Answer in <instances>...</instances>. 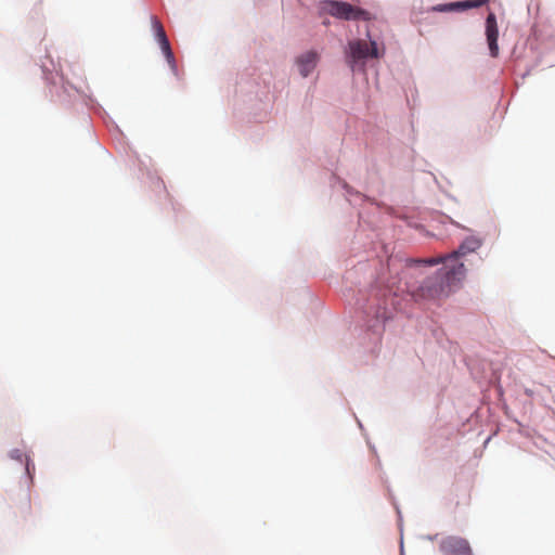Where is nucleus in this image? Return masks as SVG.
Here are the masks:
<instances>
[{"label":"nucleus","instance_id":"obj_4","mask_svg":"<svg viewBox=\"0 0 555 555\" xmlns=\"http://www.w3.org/2000/svg\"><path fill=\"white\" fill-rule=\"evenodd\" d=\"M151 22H152V28L154 30L155 38L165 55V59H166L168 65L170 66L173 75L177 76L178 67H177L176 59H175L173 52L171 50L170 42L168 40L166 31L164 29V26L160 23V21L155 16H153L151 18Z\"/></svg>","mask_w":555,"mask_h":555},{"label":"nucleus","instance_id":"obj_2","mask_svg":"<svg viewBox=\"0 0 555 555\" xmlns=\"http://www.w3.org/2000/svg\"><path fill=\"white\" fill-rule=\"evenodd\" d=\"M325 9L331 15L346 21L371 20V14L367 11L347 2L328 1Z\"/></svg>","mask_w":555,"mask_h":555},{"label":"nucleus","instance_id":"obj_3","mask_svg":"<svg viewBox=\"0 0 555 555\" xmlns=\"http://www.w3.org/2000/svg\"><path fill=\"white\" fill-rule=\"evenodd\" d=\"M384 54V49L382 52L377 48L376 41H370V44L364 40H353L349 42V56H350V65L351 67L358 61L364 60L366 57H379Z\"/></svg>","mask_w":555,"mask_h":555},{"label":"nucleus","instance_id":"obj_7","mask_svg":"<svg viewBox=\"0 0 555 555\" xmlns=\"http://www.w3.org/2000/svg\"><path fill=\"white\" fill-rule=\"evenodd\" d=\"M319 55L315 51H308L297 57V65L302 77H307L315 68Z\"/></svg>","mask_w":555,"mask_h":555},{"label":"nucleus","instance_id":"obj_9","mask_svg":"<svg viewBox=\"0 0 555 555\" xmlns=\"http://www.w3.org/2000/svg\"><path fill=\"white\" fill-rule=\"evenodd\" d=\"M12 457L22 460V455L20 454L18 450L12 452Z\"/></svg>","mask_w":555,"mask_h":555},{"label":"nucleus","instance_id":"obj_5","mask_svg":"<svg viewBox=\"0 0 555 555\" xmlns=\"http://www.w3.org/2000/svg\"><path fill=\"white\" fill-rule=\"evenodd\" d=\"M440 550L446 555H474L468 541L461 537H447L441 541Z\"/></svg>","mask_w":555,"mask_h":555},{"label":"nucleus","instance_id":"obj_6","mask_svg":"<svg viewBox=\"0 0 555 555\" xmlns=\"http://www.w3.org/2000/svg\"><path fill=\"white\" fill-rule=\"evenodd\" d=\"M486 37H487V42H488V47H489L491 56L498 57V55H499V46H498L499 29H498L496 16L493 12H490L486 18Z\"/></svg>","mask_w":555,"mask_h":555},{"label":"nucleus","instance_id":"obj_1","mask_svg":"<svg viewBox=\"0 0 555 555\" xmlns=\"http://www.w3.org/2000/svg\"><path fill=\"white\" fill-rule=\"evenodd\" d=\"M482 245L481 240L470 236L463 241L459 248L444 257H433L418 262L429 266L443 263L435 278L428 279L420 288L421 296L424 298H439L447 296L452 288L462 282L466 275V269L460 257L476 251Z\"/></svg>","mask_w":555,"mask_h":555},{"label":"nucleus","instance_id":"obj_8","mask_svg":"<svg viewBox=\"0 0 555 555\" xmlns=\"http://www.w3.org/2000/svg\"><path fill=\"white\" fill-rule=\"evenodd\" d=\"M488 1L489 0H465L463 2L455 3V5L461 9H472L485 5Z\"/></svg>","mask_w":555,"mask_h":555},{"label":"nucleus","instance_id":"obj_10","mask_svg":"<svg viewBox=\"0 0 555 555\" xmlns=\"http://www.w3.org/2000/svg\"><path fill=\"white\" fill-rule=\"evenodd\" d=\"M26 472H27V474H30V472H29V464L28 463L26 464Z\"/></svg>","mask_w":555,"mask_h":555}]
</instances>
